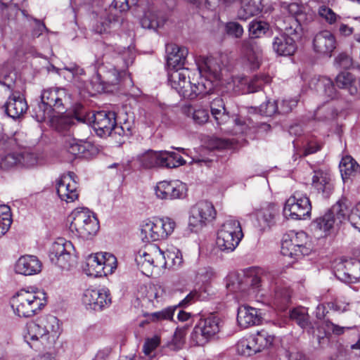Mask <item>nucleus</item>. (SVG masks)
I'll return each mask as SVG.
<instances>
[{"label": "nucleus", "instance_id": "e433bc0d", "mask_svg": "<svg viewBox=\"0 0 360 360\" xmlns=\"http://www.w3.org/2000/svg\"><path fill=\"white\" fill-rule=\"evenodd\" d=\"M278 207L274 203H269L258 210L256 216L259 223H262L263 226L265 227L271 226L276 223V218L278 215ZM261 226H262V224H261Z\"/></svg>", "mask_w": 360, "mask_h": 360}, {"label": "nucleus", "instance_id": "9d476101", "mask_svg": "<svg viewBox=\"0 0 360 360\" xmlns=\"http://www.w3.org/2000/svg\"><path fill=\"white\" fill-rule=\"evenodd\" d=\"M243 237L242 228L238 221L227 219L218 231L217 245L221 250L233 252L239 245Z\"/></svg>", "mask_w": 360, "mask_h": 360}, {"label": "nucleus", "instance_id": "f3484780", "mask_svg": "<svg viewBox=\"0 0 360 360\" xmlns=\"http://www.w3.org/2000/svg\"><path fill=\"white\" fill-rule=\"evenodd\" d=\"M82 301L87 309L102 311L110 306L112 298L110 290L107 288H89L84 292Z\"/></svg>", "mask_w": 360, "mask_h": 360}, {"label": "nucleus", "instance_id": "49530a36", "mask_svg": "<svg viewBox=\"0 0 360 360\" xmlns=\"http://www.w3.org/2000/svg\"><path fill=\"white\" fill-rule=\"evenodd\" d=\"M162 167L174 168L186 163L184 158L174 152L162 150Z\"/></svg>", "mask_w": 360, "mask_h": 360}, {"label": "nucleus", "instance_id": "680f3d73", "mask_svg": "<svg viewBox=\"0 0 360 360\" xmlns=\"http://www.w3.org/2000/svg\"><path fill=\"white\" fill-rule=\"evenodd\" d=\"M15 77V73L8 72L4 68H0V84L6 86L8 89H13Z\"/></svg>", "mask_w": 360, "mask_h": 360}, {"label": "nucleus", "instance_id": "864d4df0", "mask_svg": "<svg viewBox=\"0 0 360 360\" xmlns=\"http://www.w3.org/2000/svg\"><path fill=\"white\" fill-rule=\"evenodd\" d=\"M103 256L102 266H103V276L112 274L117 268V259L111 253L109 252H99Z\"/></svg>", "mask_w": 360, "mask_h": 360}, {"label": "nucleus", "instance_id": "5fc2aeb1", "mask_svg": "<svg viewBox=\"0 0 360 360\" xmlns=\"http://www.w3.org/2000/svg\"><path fill=\"white\" fill-rule=\"evenodd\" d=\"M8 211V206L0 205V238L8 231L12 222Z\"/></svg>", "mask_w": 360, "mask_h": 360}, {"label": "nucleus", "instance_id": "4468645a", "mask_svg": "<svg viewBox=\"0 0 360 360\" xmlns=\"http://www.w3.org/2000/svg\"><path fill=\"white\" fill-rule=\"evenodd\" d=\"M74 252L75 248L72 242L60 238L52 243L49 256L53 264L62 269H68Z\"/></svg>", "mask_w": 360, "mask_h": 360}, {"label": "nucleus", "instance_id": "2f4dec72", "mask_svg": "<svg viewBox=\"0 0 360 360\" xmlns=\"http://www.w3.org/2000/svg\"><path fill=\"white\" fill-rule=\"evenodd\" d=\"M4 107L7 115L13 119L20 117L28 108L25 99L20 95L17 96L14 94L9 96Z\"/></svg>", "mask_w": 360, "mask_h": 360}, {"label": "nucleus", "instance_id": "4be33fe9", "mask_svg": "<svg viewBox=\"0 0 360 360\" xmlns=\"http://www.w3.org/2000/svg\"><path fill=\"white\" fill-rule=\"evenodd\" d=\"M251 276L250 271L241 273L232 272L226 278V287L231 292L241 293V297H244L250 287H252Z\"/></svg>", "mask_w": 360, "mask_h": 360}, {"label": "nucleus", "instance_id": "5701e85b", "mask_svg": "<svg viewBox=\"0 0 360 360\" xmlns=\"http://www.w3.org/2000/svg\"><path fill=\"white\" fill-rule=\"evenodd\" d=\"M335 35L329 30H322L316 34L313 39V47L316 53L331 56L336 48Z\"/></svg>", "mask_w": 360, "mask_h": 360}, {"label": "nucleus", "instance_id": "20e7f679", "mask_svg": "<svg viewBox=\"0 0 360 360\" xmlns=\"http://www.w3.org/2000/svg\"><path fill=\"white\" fill-rule=\"evenodd\" d=\"M41 102L34 108L37 122H42L51 115V112L63 113L70 104V96L66 89L52 87L44 89L41 95Z\"/></svg>", "mask_w": 360, "mask_h": 360}, {"label": "nucleus", "instance_id": "ddd939ff", "mask_svg": "<svg viewBox=\"0 0 360 360\" xmlns=\"http://www.w3.org/2000/svg\"><path fill=\"white\" fill-rule=\"evenodd\" d=\"M215 216V209L210 202L199 201L191 209L188 226L191 231H198L212 221Z\"/></svg>", "mask_w": 360, "mask_h": 360}, {"label": "nucleus", "instance_id": "c03bdc74", "mask_svg": "<svg viewBox=\"0 0 360 360\" xmlns=\"http://www.w3.org/2000/svg\"><path fill=\"white\" fill-rule=\"evenodd\" d=\"M250 338L258 352L270 347L274 340V337L269 335L265 330L259 331L255 335L250 336Z\"/></svg>", "mask_w": 360, "mask_h": 360}, {"label": "nucleus", "instance_id": "cd10ccee", "mask_svg": "<svg viewBox=\"0 0 360 360\" xmlns=\"http://www.w3.org/2000/svg\"><path fill=\"white\" fill-rule=\"evenodd\" d=\"M237 321L243 328L257 326L262 321L261 314L256 308L240 306L238 309Z\"/></svg>", "mask_w": 360, "mask_h": 360}, {"label": "nucleus", "instance_id": "2eb2a0df", "mask_svg": "<svg viewBox=\"0 0 360 360\" xmlns=\"http://www.w3.org/2000/svg\"><path fill=\"white\" fill-rule=\"evenodd\" d=\"M136 12L140 24L144 29L156 30L165 24L164 17L160 14L154 4L148 1L139 4Z\"/></svg>", "mask_w": 360, "mask_h": 360}, {"label": "nucleus", "instance_id": "338daca9", "mask_svg": "<svg viewBox=\"0 0 360 360\" xmlns=\"http://www.w3.org/2000/svg\"><path fill=\"white\" fill-rule=\"evenodd\" d=\"M192 118L196 124H205L209 119L208 111L201 107L195 108L192 111Z\"/></svg>", "mask_w": 360, "mask_h": 360}, {"label": "nucleus", "instance_id": "4c0bfd02", "mask_svg": "<svg viewBox=\"0 0 360 360\" xmlns=\"http://www.w3.org/2000/svg\"><path fill=\"white\" fill-rule=\"evenodd\" d=\"M335 82L340 89L347 90L351 95H355L358 92V82L354 76L350 72H340L336 77Z\"/></svg>", "mask_w": 360, "mask_h": 360}, {"label": "nucleus", "instance_id": "79ce46f5", "mask_svg": "<svg viewBox=\"0 0 360 360\" xmlns=\"http://www.w3.org/2000/svg\"><path fill=\"white\" fill-rule=\"evenodd\" d=\"M290 239L294 243V245L297 246L300 250L303 256L309 255L311 252V244L308 238L307 235L304 232H299L290 235Z\"/></svg>", "mask_w": 360, "mask_h": 360}, {"label": "nucleus", "instance_id": "f704fd0d", "mask_svg": "<svg viewBox=\"0 0 360 360\" xmlns=\"http://www.w3.org/2000/svg\"><path fill=\"white\" fill-rule=\"evenodd\" d=\"M311 185L325 197H328L333 189L330 175L323 170L314 171Z\"/></svg>", "mask_w": 360, "mask_h": 360}, {"label": "nucleus", "instance_id": "6ab92c4d", "mask_svg": "<svg viewBox=\"0 0 360 360\" xmlns=\"http://www.w3.org/2000/svg\"><path fill=\"white\" fill-rule=\"evenodd\" d=\"M74 177L75 174L69 172L62 175L56 184L58 197L68 203L75 202L79 198L78 186Z\"/></svg>", "mask_w": 360, "mask_h": 360}, {"label": "nucleus", "instance_id": "4d7b16f0", "mask_svg": "<svg viewBox=\"0 0 360 360\" xmlns=\"http://www.w3.org/2000/svg\"><path fill=\"white\" fill-rule=\"evenodd\" d=\"M0 9L3 17L7 18L8 20H15L17 15L20 12L24 15L25 11H20L16 4H4L0 0Z\"/></svg>", "mask_w": 360, "mask_h": 360}, {"label": "nucleus", "instance_id": "8fccbe9b", "mask_svg": "<svg viewBox=\"0 0 360 360\" xmlns=\"http://www.w3.org/2000/svg\"><path fill=\"white\" fill-rule=\"evenodd\" d=\"M291 292L288 288H281L276 291L274 304L280 309L285 310L290 302Z\"/></svg>", "mask_w": 360, "mask_h": 360}, {"label": "nucleus", "instance_id": "0e129e2a", "mask_svg": "<svg viewBox=\"0 0 360 360\" xmlns=\"http://www.w3.org/2000/svg\"><path fill=\"white\" fill-rule=\"evenodd\" d=\"M166 260L167 261V265L177 268L181 266L183 263V258L181 252L179 250L176 251H168L166 252Z\"/></svg>", "mask_w": 360, "mask_h": 360}, {"label": "nucleus", "instance_id": "a211bd4d", "mask_svg": "<svg viewBox=\"0 0 360 360\" xmlns=\"http://www.w3.org/2000/svg\"><path fill=\"white\" fill-rule=\"evenodd\" d=\"M187 186L179 180L162 181L155 187V193L158 198L172 200L183 198L186 196Z\"/></svg>", "mask_w": 360, "mask_h": 360}, {"label": "nucleus", "instance_id": "412c9836", "mask_svg": "<svg viewBox=\"0 0 360 360\" xmlns=\"http://www.w3.org/2000/svg\"><path fill=\"white\" fill-rule=\"evenodd\" d=\"M335 275L343 282L358 281L360 279V261L350 259L338 262L335 267Z\"/></svg>", "mask_w": 360, "mask_h": 360}, {"label": "nucleus", "instance_id": "c756f323", "mask_svg": "<svg viewBox=\"0 0 360 360\" xmlns=\"http://www.w3.org/2000/svg\"><path fill=\"white\" fill-rule=\"evenodd\" d=\"M22 161V164L27 167H31L37 163V160L33 154L26 153L20 155L17 153H8L1 157L0 167L2 169H9Z\"/></svg>", "mask_w": 360, "mask_h": 360}, {"label": "nucleus", "instance_id": "7c9ffc66", "mask_svg": "<svg viewBox=\"0 0 360 360\" xmlns=\"http://www.w3.org/2000/svg\"><path fill=\"white\" fill-rule=\"evenodd\" d=\"M127 2V0H114L110 7V11L108 12L105 11L101 17L104 19L101 22L103 25L109 27L111 24L119 22L120 18L119 13L125 12L130 8ZM105 30L106 27H104L103 31Z\"/></svg>", "mask_w": 360, "mask_h": 360}, {"label": "nucleus", "instance_id": "6e6552de", "mask_svg": "<svg viewBox=\"0 0 360 360\" xmlns=\"http://www.w3.org/2000/svg\"><path fill=\"white\" fill-rule=\"evenodd\" d=\"M221 327L222 321L218 316L200 319L189 335V341L193 346L202 347L215 338Z\"/></svg>", "mask_w": 360, "mask_h": 360}, {"label": "nucleus", "instance_id": "58836bf2", "mask_svg": "<svg viewBox=\"0 0 360 360\" xmlns=\"http://www.w3.org/2000/svg\"><path fill=\"white\" fill-rule=\"evenodd\" d=\"M340 170L342 178L345 181L360 172V166L351 156H345L340 161Z\"/></svg>", "mask_w": 360, "mask_h": 360}, {"label": "nucleus", "instance_id": "c85d7f7f", "mask_svg": "<svg viewBox=\"0 0 360 360\" xmlns=\"http://www.w3.org/2000/svg\"><path fill=\"white\" fill-rule=\"evenodd\" d=\"M272 48L279 56H291L295 52L297 46L295 40L284 33L274 38Z\"/></svg>", "mask_w": 360, "mask_h": 360}, {"label": "nucleus", "instance_id": "603ef678", "mask_svg": "<svg viewBox=\"0 0 360 360\" xmlns=\"http://www.w3.org/2000/svg\"><path fill=\"white\" fill-rule=\"evenodd\" d=\"M291 319L296 321V323L302 328H306L309 325V315L304 308H295L290 311Z\"/></svg>", "mask_w": 360, "mask_h": 360}, {"label": "nucleus", "instance_id": "423d86ee", "mask_svg": "<svg viewBox=\"0 0 360 360\" xmlns=\"http://www.w3.org/2000/svg\"><path fill=\"white\" fill-rule=\"evenodd\" d=\"M69 231L76 237L89 240L99 230V223L89 210L78 208L73 210L68 217Z\"/></svg>", "mask_w": 360, "mask_h": 360}, {"label": "nucleus", "instance_id": "6e6d98bb", "mask_svg": "<svg viewBox=\"0 0 360 360\" xmlns=\"http://www.w3.org/2000/svg\"><path fill=\"white\" fill-rule=\"evenodd\" d=\"M269 30V25L264 21H252L249 25V32L252 37L259 38Z\"/></svg>", "mask_w": 360, "mask_h": 360}, {"label": "nucleus", "instance_id": "7ed1b4c3", "mask_svg": "<svg viewBox=\"0 0 360 360\" xmlns=\"http://www.w3.org/2000/svg\"><path fill=\"white\" fill-rule=\"evenodd\" d=\"M188 68L171 69L168 74V80L172 88L174 89L182 97L193 99L199 95L209 94L212 90L210 82H199L198 74H192Z\"/></svg>", "mask_w": 360, "mask_h": 360}, {"label": "nucleus", "instance_id": "ea45409f", "mask_svg": "<svg viewBox=\"0 0 360 360\" xmlns=\"http://www.w3.org/2000/svg\"><path fill=\"white\" fill-rule=\"evenodd\" d=\"M211 113L218 124H223L229 120V115L221 98L217 97L210 103Z\"/></svg>", "mask_w": 360, "mask_h": 360}, {"label": "nucleus", "instance_id": "de8ad7c7", "mask_svg": "<svg viewBox=\"0 0 360 360\" xmlns=\"http://www.w3.org/2000/svg\"><path fill=\"white\" fill-rule=\"evenodd\" d=\"M188 326L177 327L171 342L169 343V347L172 350H179L183 348L186 335L187 334Z\"/></svg>", "mask_w": 360, "mask_h": 360}, {"label": "nucleus", "instance_id": "aec40b11", "mask_svg": "<svg viewBox=\"0 0 360 360\" xmlns=\"http://www.w3.org/2000/svg\"><path fill=\"white\" fill-rule=\"evenodd\" d=\"M63 149L72 158H90L96 153V148L89 142L77 140L70 136L64 138Z\"/></svg>", "mask_w": 360, "mask_h": 360}, {"label": "nucleus", "instance_id": "e2e57ef3", "mask_svg": "<svg viewBox=\"0 0 360 360\" xmlns=\"http://www.w3.org/2000/svg\"><path fill=\"white\" fill-rule=\"evenodd\" d=\"M175 309L169 307L160 311L152 313L149 316V320L151 321H160L163 320H172L174 316Z\"/></svg>", "mask_w": 360, "mask_h": 360}, {"label": "nucleus", "instance_id": "f257e3e1", "mask_svg": "<svg viewBox=\"0 0 360 360\" xmlns=\"http://www.w3.org/2000/svg\"><path fill=\"white\" fill-rule=\"evenodd\" d=\"M60 332L59 320L54 316L46 315L26 324L24 339L35 349L50 348L59 338Z\"/></svg>", "mask_w": 360, "mask_h": 360}, {"label": "nucleus", "instance_id": "f8f14e48", "mask_svg": "<svg viewBox=\"0 0 360 360\" xmlns=\"http://www.w3.org/2000/svg\"><path fill=\"white\" fill-rule=\"evenodd\" d=\"M311 211V205L307 195L300 191H295L286 200L283 214L286 218L300 220L309 217Z\"/></svg>", "mask_w": 360, "mask_h": 360}, {"label": "nucleus", "instance_id": "37998d69", "mask_svg": "<svg viewBox=\"0 0 360 360\" xmlns=\"http://www.w3.org/2000/svg\"><path fill=\"white\" fill-rule=\"evenodd\" d=\"M102 257L99 252L89 256L86 259L88 274L94 276H102L103 275L104 270L103 266H102Z\"/></svg>", "mask_w": 360, "mask_h": 360}, {"label": "nucleus", "instance_id": "393cba45", "mask_svg": "<svg viewBox=\"0 0 360 360\" xmlns=\"http://www.w3.org/2000/svg\"><path fill=\"white\" fill-rule=\"evenodd\" d=\"M81 112L77 110L75 112L74 115H63V113H57L55 115L54 112H51V115L47 117L51 122V126L57 131H63L70 128L75 124V120L80 122H84L85 118L84 112H82V107H79Z\"/></svg>", "mask_w": 360, "mask_h": 360}, {"label": "nucleus", "instance_id": "69168bd1", "mask_svg": "<svg viewBox=\"0 0 360 360\" xmlns=\"http://www.w3.org/2000/svg\"><path fill=\"white\" fill-rule=\"evenodd\" d=\"M131 134V125L129 122H125L120 125L116 124L112 127V134L110 136H119L122 137H129Z\"/></svg>", "mask_w": 360, "mask_h": 360}, {"label": "nucleus", "instance_id": "a19ab883", "mask_svg": "<svg viewBox=\"0 0 360 360\" xmlns=\"http://www.w3.org/2000/svg\"><path fill=\"white\" fill-rule=\"evenodd\" d=\"M260 11V3L255 0H242L241 7L238 12L240 20H246L249 18L257 15Z\"/></svg>", "mask_w": 360, "mask_h": 360}, {"label": "nucleus", "instance_id": "052dcab7", "mask_svg": "<svg viewBox=\"0 0 360 360\" xmlns=\"http://www.w3.org/2000/svg\"><path fill=\"white\" fill-rule=\"evenodd\" d=\"M319 15L330 25L338 22L341 18V17L336 14L331 8L326 6L319 7Z\"/></svg>", "mask_w": 360, "mask_h": 360}, {"label": "nucleus", "instance_id": "3c124183", "mask_svg": "<svg viewBox=\"0 0 360 360\" xmlns=\"http://www.w3.org/2000/svg\"><path fill=\"white\" fill-rule=\"evenodd\" d=\"M236 350L240 355L246 356L258 352L250 337L248 339L240 340L236 345Z\"/></svg>", "mask_w": 360, "mask_h": 360}, {"label": "nucleus", "instance_id": "473e14b6", "mask_svg": "<svg viewBox=\"0 0 360 360\" xmlns=\"http://www.w3.org/2000/svg\"><path fill=\"white\" fill-rule=\"evenodd\" d=\"M188 51L185 46L176 44L170 45L167 48V65L172 69L182 68L185 64Z\"/></svg>", "mask_w": 360, "mask_h": 360}, {"label": "nucleus", "instance_id": "774afa93", "mask_svg": "<svg viewBox=\"0 0 360 360\" xmlns=\"http://www.w3.org/2000/svg\"><path fill=\"white\" fill-rule=\"evenodd\" d=\"M278 103L274 101H268L266 103H263L259 107V112L262 115L271 117L278 112Z\"/></svg>", "mask_w": 360, "mask_h": 360}, {"label": "nucleus", "instance_id": "9b49d317", "mask_svg": "<svg viewBox=\"0 0 360 360\" xmlns=\"http://www.w3.org/2000/svg\"><path fill=\"white\" fill-rule=\"evenodd\" d=\"M136 261L141 272L146 276L152 273L154 267H164L167 264L165 252L154 243H149L143 249L140 250Z\"/></svg>", "mask_w": 360, "mask_h": 360}, {"label": "nucleus", "instance_id": "39448f33", "mask_svg": "<svg viewBox=\"0 0 360 360\" xmlns=\"http://www.w3.org/2000/svg\"><path fill=\"white\" fill-rule=\"evenodd\" d=\"M11 304L18 316L31 317L46 305V294L32 288H22L11 297Z\"/></svg>", "mask_w": 360, "mask_h": 360}, {"label": "nucleus", "instance_id": "c9c22d12", "mask_svg": "<svg viewBox=\"0 0 360 360\" xmlns=\"http://www.w3.org/2000/svg\"><path fill=\"white\" fill-rule=\"evenodd\" d=\"M163 159L162 150L156 151L153 150H148L139 154L136 158L141 166L146 169L162 167Z\"/></svg>", "mask_w": 360, "mask_h": 360}, {"label": "nucleus", "instance_id": "f03ea898", "mask_svg": "<svg viewBox=\"0 0 360 360\" xmlns=\"http://www.w3.org/2000/svg\"><path fill=\"white\" fill-rule=\"evenodd\" d=\"M349 206L350 202L347 198H341L323 217L316 219L314 226L327 233L348 219L351 224L360 231V202L349 213Z\"/></svg>", "mask_w": 360, "mask_h": 360}, {"label": "nucleus", "instance_id": "0eeeda50", "mask_svg": "<svg viewBox=\"0 0 360 360\" xmlns=\"http://www.w3.org/2000/svg\"><path fill=\"white\" fill-rule=\"evenodd\" d=\"M135 54L129 48H124L115 58L114 63L100 67L103 73L105 82L109 85H117L127 79V70L134 62Z\"/></svg>", "mask_w": 360, "mask_h": 360}, {"label": "nucleus", "instance_id": "09e8293b", "mask_svg": "<svg viewBox=\"0 0 360 360\" xmlns=\"http://www.w3.org/2000/svg\"><path fill=\"white\" fill-rule=\"evenodd\" d=\"M243 48L246 51L247 60L251 69H257L259 67V57L253 51V44L251 39L244 40L242 42Z\"/></svg>", "mask_w": 360, "mask_h": 360}, {"label": "nucleus", "instance_id": "dca6fc26", "mask_svg": "<svg viewBox=\"0 0 360 360\" xmlns=\"http://www.w3.org/2000/svg\"><path fill=\"white\" fill-rule=\"evenodd\" d=\"M199 82H210L214 88V82L220 79L221 73V60L212 56L201 58L197 62Z\"/></svg>", "mask_w": 360, "mask_h": 360}, {"label": "nucleus", "instance_id": "bb28decb", "mask_svg": "<svg viewBox=\"0 0 360 360\" xmlns=\"http://www.w3.org/2000/svg\"><path fill=\"white\" fill-rule=\"evenodd\" d=\"M41 262L34 255L21 256L15 262L14 270L16 274L32 276L41 271Z\"/></svg>", "mask_w": 360, "mask_h": 360}, {"label": "nucleus", "instance_id": "b1692460", "mask_svg": "<svg viewBox=\"0 0 360 360\" xmlns=\"http://www.w3.org/2000/svg\"><path fill=\"white\" fill-rule=\"evenodd\" d=\"M93 127L100 136L112 134L115 125V114L113 112L99 111L93 115Z\"/></svg>", "mask_w": 360, "mask_h": 360}, {"label": "nucleus", "instance_id": "1a4fd4ad", "mask_svg": "<svg viewBox=\"0 0 360 360\" xmlns=\"http://www.w3.org/2000/svg\"><path fill=\"white\" fill-rule=\"evenodd\" d=\"M176 227L175 221L169 217L144 220L141 225L140 238L144 243L166 239Z\"/></svg>", "mask_w": 360, "mask_h": 360}, {"label": "nucleus", "instance_id": "bf43d9fd", "mask_svg": "<svg viewBox=\"0 0 360 360\" xmlns=\"http://www.w3.org/2000/svg\"><path fill=\"white\" fill-rule=\"evenodd\" d=\"M271 80L270 77L265 75L254 77L248 83V93H254L257 91L264 84L269 83Z\"/></svg>", "mask_w": 360, "mask_h": 360}, {"label": "nucleus", "instance_id": "a18cd8bd", "mask_svg": "<svg viewBox=\"0 0 360 360\" xmlns=\"http://www.w3.org/2000/svg\"><path fill=\"white\" fill-rule=\"evenodd\" d=\"M281 252L283 256L295 259L303 256L299 248L294 245L290 235H285L283 236L281 242Z\"/></svg>", "mask_w": 360, "mask_h": 360}, {"label": "nucleus", "instance_id": "13d9d810", "mask_svg": "<svg viewBox=\"0 0 360 360\" xmlns=\"http://www.w3.org/2000/svg\"><path fill=\"white\" fill-rule=\"evenodd\" d=\"M338 110L330 105H323L319 107L315 112V117L319 120H329L335 118Z\"/></svg>", "mask_w": 360, "mask_h": 360}, {"label": "nucleus", "instance_id": "a878e982", "mask_svg": "<svg viewBox=\"0 0 360 360\" xmlns=\"http://www.w3.org/2000/svg\"><path fill=\"white\" fill-rule=\"evenodd\" d=\"M309 87L314 89L323 99L331 101L338 97L333 81L326 77H314L309 82Z\"/></svg>", "mask_w": 360, "mask_h": 360}, {"label": "nucleus", "instance_id": "72a5a7b5", "mask_svg": "<svg viewBox=\"0 0 360 360\" xmlns=\"http://www.w3.org/2000/svg\"><path fill=\"white\" fill-rule=\"evenodd\" d=\"M252 281V288L257 290H266L273 285L275 276L269 271L263 269H249Z\"/></svg>", "mask_w": 360, "mask_h": 360}]
</instances>
